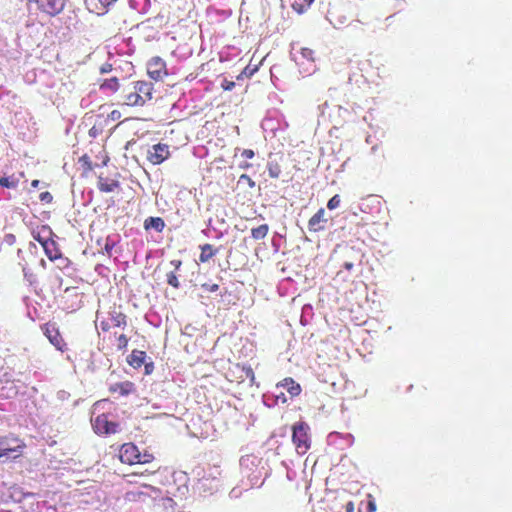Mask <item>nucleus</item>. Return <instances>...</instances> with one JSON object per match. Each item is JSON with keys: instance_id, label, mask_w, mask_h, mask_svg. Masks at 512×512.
I'll return each mask as SVG.
<instances>
[{"instance_id": "nucleus-1", "label": "nucleus", "mask_w": 512, "mask_h": 512, "mask_svg": "<svg viewBox=\"0 0 512 512\" xmlns=\"http://www.w3.org/2000/svg\"><path fill=\"white\" fill-rule=\"evenodd\" d=\"M106 400L98 401L93 405L91 423L95 433L102 435L114 434L119 431L120 424L109 419V415L102 412Z\"/></svg>"}, {"instance_id": "nucleus-2", "label": "nucleus", "mask_w": 512, "mask_h": 512, "mask_svg": "<svg viewBox=\"0 0 512 512\" xmlns=\"http://www.w3.org/2000/svg\"><path fill=\"white\" fill-rule=\"evenodd\" d=\"M225 377L231 383L242 384L248 380L249 387H259V384L256 382L254 371L251 366L248 365L240 363L231 364L225 373Z\"/></svg>"}, {"instance_id": "nucleus-3", "label": "nucleus", "mask_w": 512, "mask_h": 512, "mask_svg": "<svg viewBox=\"0 0 512 512\" xmlns=\"http://www.w3.org/2000/svg\"><path fill=\"white\" fill-rule=\"evenodd\" d=\"M309 430L310 427L305 422H298L292 426V442L300 455L306 454L311 447Z\"/></svg>"}, {"instance_id": "nucleus-4", "label": "nucleus", "mask_w": 512, "mask_h": 512, "mask_svg": "<svg viewBox=\"0 0 512 512\" xmlns=\"http://www.w3.org/2000/svg\"><path fill=\"white\" fill-rule=\"evenodd\" d=\"M130 366L139 369L144 366V375H150L154 371V362L146 352L134 349L130 354Z\"/></svg>"}, {"instance_id": "nucleus-5", "label": "nucleus", "mask_w": 512, "mask_h": 512, "mask_svg": "<svg viewBox=\"0 0 512 512\" xmlns=\"http://www.w3.org/2000/svg\"><path fill=\"white\" fill-rule=\"evenodd\" d=\"M151 84L146 82H137L134 86V93H130V105H143L152 97Z\"/></svg>"}, {"instance_id": "nucleus-6", "label": "nucleus", "mask_w": 512, "mask_h": 512, "mask_svg": "<svg viewBox=\"0 0 512 512\" xmlns=\"http://www.w3.org/2000/svg\"><path fill=\"white\" fill-rule=\"evenodd\" d=\"M82 306V296L75 287H68L64 291L63 309L69 312L78 310Z\"/></svg>"}, {"instance_id": "nucleus-7", "label": "nucleus", "mask_w": 512, "mask_h": 512, "mask_svg": "<svg viewBox=\"0 0 512 512\" xmlns=\"http://www.w3.org/2000/svg\"><path fill=\"white\" fill-rule=\"evenodd\" d=\"M126 326V315L121 311L114 309L109 313L106 320L100 322V327L103 331L110 329L122 328Z\"/></svg>"}, {"instance_id": "nucleus-8", "label": "nucleus", "mask_w": 512, "mask_h": 512, "mask_svg": "<svg viewBox=\"0 0 512 512\" xmlns=\"http://www.w3.org/2000/svg\"><path fill=\"white\" fill-rule=\"evenodd\" d=\"M170 156L169 146L167 144L158 143L153 145L147 153L148 161L153 165L163 163Z\"/></svg>"}, {"instance_id": "nucleus-9", "label": "nucleus", "mask_w": 512, "mask_h": 512, "mask_svg": "<svg viewBox=\"0 0 512 512\" xmlns=\"http://www.w3.org/2000/svg\"><path fill=\"white\" fill-rule=\"evenodd\" d=\"M148 75L154 80H161L163 77L168 75L165 61L155 56L147 64Z\"/></svg>"}, {"instance_id": "nucleus-10", "label": "nucleus", "mask_w": 512, "mask_h": 512, "mask_svg": "<svg viewBox=\"0 0 512 512\" xmlns=\"http://www.w3.org/2000/svg\"><path fill=\"white\" fill-rule=\"evenodd\" d=\"M153 459L154 456L152 453L147 450L141 453L135 445L130 443V466L151 463Z\"/></svg>"}, {"instance_id": "nucleus-11", "label": "nucleus", "mask_w": 512, "mask_h": 512, "mask_svg": "<svg viewBox=\"0 0 512 512\" xmlns=\"http://www.w3.org/2000/svg\"><path fill=\"white\" fill-rule=\"evenodd\" d=\"M42 330L51 344H53L57 349L63 350V345L65 344L55 324L46 323L43 325Z\"/></svg>"}, {"instance_id": "nucleus-12", "label": "nucleus", "mask_w": 512, "mask_h": 512, "mask_svg": "<svg viewBox=\"0 0 512 512\" xmlns=\"http://www.w3.org/2000/svg\"><path fill=\"white\" fill-rule=\"evenodd\" d=\"M328 222L325 217L324 208H320L308 221V229L310 232H320L325 229V224Z\"/></svg>"}, {"instance_id": "nucleus-13", "label": "nucleus", "mask_w": 512, "mask_h": 512, "mask_svg": "<svg viewBox=\"0 0 512 512\" xmlns=\"http://www.w3.org/2000/svg\"><path fill=\"white\" fill-rule=\"evenodd\" d=\"M6 490H7V502L9 500H12L14 502L20 503L26 497L34 496V494L31 492H24L23 489L17 485H13L10 487L6 486Z\"/></svg>"}, {"instance_id": "nucleus-14", "label": "nucleus", "mask_w": 512, "mask_h": 512, "mask_svg": "<svg viewBox=\"0 0 512 512\" xmlns=\"http://www.w3.org/2000/svg\"><path fill=\"white\" fill-rule=\"evenodd\" d=\"M277 387L287 389L292 397H296L301 393V386L291 377H286L277 384Z\"/></svg>"}, {"instance_id": "nucleus-15", "label": "nucleus", "mask_w": 512, "mask_h": 512, "mask_svg": "<svg viewBox=\"0 0 512 512\" xmlns=\"http://www.w3.org/2000/svg\"><path fill=\"white\" fill-rule=\"evenodd\" d=\"M314 51L307 47H302L299 52L295 54V61L298 65H304L306 62L313 63Z\"/></svg>"}, {"instance_id": "nucleus-16", "label": "nucleus", "mask_w": 512, "mask_h": 512, "mask_svg": "<svg viewBox=\"0 0 512 512\" xmlns=\"http://www.w3.org/2000/svg\"><path fill=\"white\" fill-rule=\"evenodd\" d=\"M0 443L1 446L3 445V455L7 458H16L18 457V454L12 455L15 452H18L19 449H21L24 445L22 443H18L16 446H12L10 444V440L6 437H0Z\"/></svg>"}, {"instance_id": "nucleus-17", "label": "nucleus", "mask_w": 512, "mask_h": 512, "mask_svg": "<svg viewBox=\"0 0 512 512\" xmlns=\"http://www.w3.org/2000/svg\"><path fill=\"white\" fill-rule=\"evenodd\" d=\"M144 228L146 230L153 229L157 232H162L165 228V222L161 217H148L144 221Z\"/></svg>"}, {"instance_id": "nucleus-18", "label": "nucleus", "mask_w": 512, "mask_h": 512, "mask_svg": "<svg viewBox=\"0 0 512 512\" xmlns=\"http://www.w3.org/2000/svg\"><path fill=\"white\" fill-rule=\"evenodd\" d=\"M200 250H201V253L199 255V261L201 263H206L208 262L211 258H213L218 250L217 249H214V247L211 245V244H204V245H201L200 246Z\"/></svg>"}, {"instance_id": "nucleus-19", "label": "nucleus", "mask_w": 512, "mask_h": 512, "mask_svg": "<svg viewBox=\"0 0 512 512\" xmlns=\"http://www.w3.org/2000/svg\"><path fill=\"white\" fill-rule=\"evenodd\" d=\"M52 230L48 226H42L37 232H33V238L38 241L42 246L45 242H49Z\"/></svg>"}, {"instance_id": "nucleus-20", "label": "nucleus", "mask_w": 512, "mask_h": 512, "mask_svg": "<svg viewBox=\"0 0 512 512\" xmlns=\"http://www.w3.org/2000/svg\"><path fill=\"white\" fill-rule=\"evenodd\" d=\"M269 229L270 228L268 224H261L258 227L251 229V237L257 241L262 240L268 235Z\"/></svg>"}, {"instance_id": "nucleus-21", "label": "nucleus", "mask_w": 512, "mask_h": 512, "mask_svg": "<svg viewBox=\"0 0 512 512\" xmlns=\"http://www.w3.org/2000/svg\"><path fill=\"white\" fill-rule=\"evenodd\" d=\"M44 248V251L47 255V257L54 261L56 258H58L61 254L58 252L56 243L54 240H50L49 242H45V245L42 246Z\"/></svg>"}, {"instance_id": "nucleus-22", "label": "nucleus", "mask_w": 512, "mask_h": 512, "mask_svg": "<svg viewBox=\"0 0 512 512\" xmlns=\"http://www.w3.org/2000/svg\"><path fill=\"white\" fill-rule=\"evenodd\" d=\"M20 178L15 175L0 177V186L15 189L18 186Z\"/></svg>"}, {"instance_id": "nucleus-23", "label": "nucleus", "mask_w": 512, "mask_h": 512, "mask_svg": "<svg viewBox=\"0 0 512 512\" xmlns=\"http://www.w3.org/2000/svg\"><path fill=\"white\" fill-rule=\"evenodd\" d=\"M113 335L115 338L114 345L116 346L117 350L124 352L125 348L128 345V339H127L125 333L124 332L118 333V331H114Z\"/></svg>"}, {"instance_id": "nucleus-24", "label": "nucleus", "mask_w": 512, "mask_h": 512, "mask_svg": "<svg viewBox=\"0 0 512 512\" xmlns=\"http://www.w3.org/2000/svg\"><path fill=\"white\" fill-rule=\"evenodd\" d=\"M314 0H293L291 7L298 14L305 12Z\"/></svg>"}, {"instance_id": "nucleus-25", "label": "nucleus", "mask_w": 512, "mask_h": 512, "mask_svg": "<svg viewBox=\"0 0 512 512\" xmlns=\"http://www.w3.org/2000/svg\"><path fill=\"white\" fill-rule=\"evenodd\" d=\"M268 174L271 178L277 179L281 175V166L277 162H269L267 165Z\"/></svg>"}, {"instance_id": "nucleus-26", "label": "nucleus", "mask_w": 512, "mask_h": 512, "mask_svg": "<svg viewBox=\"0 0 512 512\" xmlns=\"http://www.w3.org/2000/svg\"><path fill=\"white\" fill-rule=\"evenodd\" d=\"M119 87V84H118V79L116 77H112L110 79H107L105 80L100 88L102 90H109V91H112V92H115Z\"/></svg>"}, {"instance_id": "nucleus-27", "label": "nucleus", "mask_w": 512, "mask_h": 512, "mask_svg": "<svg viewBox=\"0 0 512 512\" xmlns=\"http://www.w3.org/2000/svg\"><path fill=\"white\" fill-rule=\"evenodd\" d=\"M118 186V182L117 181H111L110 183H108L107 181H105L102 177L99 178V189L101 191H104V192H111L114 190L115 187Z\"/></svg>"}, {"instance_id": "nucleus-28", "label": "nucleus", "mask_w": 512, "mask_h": 512, "mask_svg": "<svg viewBox=\"0 0 512 512\" xmlns=\"http://www.w3.org/2000/svg\"><path fill=\"white\" fill-rule=\"evenodd\" d=\"M111 392H119L120 395L128 394V384L126 382H118L110 385Z\"/></svg>"}, {"instance_id": "nucleus-29", "label": "nucleus", "mask_w": 512, "mask_h": 512, "mask_svg": "<svg viewBox=\"0 0 512 512\" xmlns=\"http://www.w3.org/2000/svg\"><path fill=\"white\" fill-rule=\"evenodd\" d=\"M258 71V65L248 64L243 71L237 76V79H241L243 76L250 78Z\"/></svg>"}, {"instance_id": "nucleus-30", "label": "nucleus", "mask_w": 512, "mask_h": 512, "mask_svg": "<svg viewBox=\"0 0 512 512\" xmlns=\"http://www.w3.org/2000/svg\"><path fill=\"white\" fill-rule=\"evenodd\" d=\"M167 283L176 289L180 287L178 276L176 275V273L174 271L169 272L167 274Z\"/></svg>"}, {"instance_id": "nucleus-31", "label": "nucleus", "mask_w": 512, "mask_h": 512, "mask_svg": "<svg viewBox=\"0 0 512 512\" xmlns=\"http://www.w3.org/2000/svg\"><path fill=\"white\" fill-rule=\"evenodd\" d=\"M54 261H57V267L62 270L68 269L71 265L70 260L66 257H63L62 255H60Z\"/></svg>"}, {"instance_id": "nucleus-32", "label": "nucleus", "mask_w": 512, "mask_h": 512, "mask_svg": "<svg viewBox=\"0 0 512 512\" xmlns=\"http://www.w3.org/2000/svg\"><path fill=\"white\" fill-rule=\"evenodd\" d=\"M79 163H81V164H82V166H83V167L85 168V170H87V171H90V170H92V169H93L92 162H91V160H90V157H89L87 154H85V155H83L82 157H80V159H79Z\"/></svg>"}, {"instance_id": "nucleus-33", "label": "nucleus", "mask_w": 512, "mask_h": 512, "mask_svg": "<svg viewBox=\"0 0 512 512\" xmlns=\"http://www.w3.org/2000/svg\"><path fill=\"white\" fill-rule=\"evenodd\" d=\"M340 202H341L340 196L334 195L332 198L329 199V201L327 203V208L329 210L336 209L337 207H339Z\"/></svg>"}, {"instance_id": "nucleus-34", "label": "nucleus", "mask_w": 512, "mask_h": 512, "mask_svg": "<svg viewBox=\"0 0 512 512\" xmlns=\"http://www.w3.org/2000/svg\"><path fill=\"white\" fill-rule=\"evenodd\" d=\"M24 277L25 279L32 285L36 282V276L33 272H31L29 269L24 268Z\"/></svg>"}, {"instance_id": "nucleus-35", "label": "nucleus", "mask_w": 512, "mask_h": 512, "mask_svg": "<svg viewBox=\"0 0 512 512\" xmlns=\"http://www.w3.org/2000/svg\"><path fill=\"white\" fill-rule=\"evenodd\" d=\"M39 199L40 201L42 202H45V203H50L52 202L53 200V196L50 192L48 191H45V192H42L40 195H39Z\"/></svg>"}, {"instance_id": "nucleus-36", "label": "nucleus", "mask_w": 512, "mask_h": 512, "mask_svg": "<svg viewBox=\"0 0 512 512\" xmlns=\"http://www.w3.org/2000/svg\"><path fill=\"white\" fill-rule=\"evenodd\" d=\"M0 502L1 503L7 502V490H6L5 483L0 484Z\"/></svg>"}, {"instance_id": "nucleus-37", "label": "nucleus", "mask_w": 512, "mask_h": 512, "mask_svg": "<svg viewBox=\"0 0 512 512\" xmlns=\"http://www.w3.org/2000/svg\"><path fill=\"white\" fill-rule=\"evenodd\" d=\"M202 288L207 292H216L219 289V285L216 283H204L202 284Z\"/></svg>"}, {"instance_id": "nucleus-38", "label": "nucleus", "mask_w": 512, "mask_h": 512, "mask_svg": "<svg viewBox=\"0 0 512 512\" xmlns=\"http://www.w3.org/2000/svg\"><path fill=\"white\" fill-rule=\"evenodd\" d=\"M240 181H245L249 185V187H251V188H254L255 185H256L255 181L252 180V178L249 175H247V174H242L240 176Z\"/></svg>"}, {"instance_id": "nucleus-39", "label": "nucleus", "mask_w": 512, "mask_h": 512, "mask_svg": "<svg viewBox=\"0 0 512 512\" xmlns=\"http://www.w3.org/2000/svg\"><path fill=\"white\" fill-rule=\"evenodd\" d=\"M128 454V444L127 443H124L122 446H121V450H120V460L125 463L126 460H125V457L127 456Z\"/></svg>"}, {"instance_id": "nucleus-40", "label": "nucleus", "mask_w": 512, "mask_h": 512, "mask_svg": "<svg viewBox=\"0 0 512 512\" xmlns=\"http://www.w3.org/2000/svg\"><path fill=\"white\" fill-rule=\"evenodd\" d=\"M369 500L367 504V510L368 512H375L376 511V503L375 500L372 498L371 495H368Z\"/></svg>"}, {"instance_id": "nucleus-41", "label": "nucleus", "mask_w": 512, "mask_h": 512, "mask_svg": "<svg viewBox=\"0 0 512 512\" xmlns=\"http://www.w3.org/2000/svg\"><path fill=\"white\" fill-rule=\"evenodd\" d=\"M3 241H4L7 245L11 246V245H13V244L15 243V241H16V237H15V235H13V234H6V235L4 236V238H3Z\"/></svg>"}, {"instance_id": "nucleus-42", "label": "nucleus", "mask_w": 512, "mask_h": 512, "mask_svg": "<svg viewBox=\"0 0 512 512\" xmlns=\"http://www.w3.org/2000/svg\"><path fill=\"white\" fill-rule=\"evenodd\" d=\"M234 87H235V82H233V81H229V80L225 79L222 83V88L226 91H231Z\"/></svg>"}, {"instance_id": "nucleus-43", "label": "nucleus", "mask_w": 512, "mask_h": 512, "mask_svg": "<svg viewBox=\"0 0 512 512\" xmlns=\"http://www.w3.org/2000/svg\"><path fill=\"white\" fill-rule=\"evenodd\" d=\"M242 157L247 159H252L255 156V153L252 149H244L241 153Z\"/></svg>"}, {"instance_id": "nucleus-44", "label": "nucleus", "mask_w": 512, "mask_h": 512, "mask_svg": "<svg viewBox=\"0 0 512 512\" xmlns=\"http://www.w3.org/2000/svg\"><path fill=\"white\" fill-rule=\"evenodd\" d=\"M121 117V112L118 111V110H113L110 114H109V118L113 121H116L118 119H120Z\"/></svg>"}, {"instance_id": "nucleus-45", "label": "nucleus", "mask_w": 512, "mask_h": 512, "mask_svg": "<svg viewBox=\"0 0 512 512\" xmlns=\"http://www.w3.org/2000/svg\"><path fill=\"white\" fill-rule=\"evenodd\" d=\"M170 263H171L172 266H174L175 270L180 269V267L182 265V261L179 260V259H174Z\"/></svg>"}, {"instance_id": "nucleus-46", "label": "nucleus", "mask_w": 512, "mask_h": 512, "mask_svg": "<svg viewBox=\"0 0 512 512\" xmlns=\"http://www.w3.org/2000/svg\"><path fill=\"white\" fill-rule=\"evenodd\" d=\"M345 510H346V512H354V510H355L354 503L352 501H349L348 503H346Z\"/></svg>"}, {"instance_id": "nucleus-47", "label": "nucleus", "mask_w": 512, "mask_h": 512, "mask_svg": "<svg viewBox=\"0 0 512 512\" xmlns=\"http://www.w3.org/2000/svg\"><path fill=\"white\" fill-rule=\"evenodd\" d=\"M114 246H115L114 242H110V238H108L106 245H105V249L107 250V252L110 253V250H112L114 248Z\"/></svg>"}, {"instance_id": "nucleus-48", "label": "nucleus", "mask_w": 512, "mask_h": 512, "mask_svg": "<svg viewBox=\"0 0 512 512\" xmlns=\"http://www.w3.org/2000/svg\"><path fill=\"white\" fill-rule=\"evenodd\" d=\"M146 472H149V471L147 469L145 471H139V469L130 470V476L143 475Z\"/></svg>"}, {"instance_id": "nucleus-49", "label": "nucleus", "mask_w": 512, "mask_h": 512, "mask_svg": "<svg viewBox=\"0 0 512 512\" xmlns=\"http://www.w3.org/2000/svg\"><path fill=\"white\" fill-rule=\"evenodd\" d=\"M343 267H344L346 270L350 271V270H352V269H353L354 264H353L352 262H345V263L343 264Z\"/></svg>"}, {"instance_id": "nucleus-50", "label": "nucleus", "mask_w": 512, "mask_h": 512, "mask_svg": "<svg viewBox=\"0 0 512 512\" xmlns=\"http://www.w3.org/2000/svg\"><path fill=\"white\" fill-rule=\"evenodd\" d=\"M104 7L109 6L115 0H98Z\"/></svg>"}, {"instance_id": "nucleus-51", "label": "nucleus", "mask_w": 512, "mask_h": 512, "mask_svg": "<svg viewBox=\"0 0 512 512\" xmlns=\"http://www.w3.org/2000/svg\"><path fill=\"white\" fill-rule=\"evenodd\" d=\"M276 398L277 399H282L283 403L286 402V397H285V394L283 392H281L280 395H276Z\"/></svg>"}, {"instance_id": "nucleus-52", "label": "nucleus", "mask_w": 512, "mask_h": 512, "mask_svg": "<svg viewBox=\"0 0 512 512\" xmlns=\"http://www.w3.org/2000/svg\"><path fill=\"white\" fill-rule=\"evenodd\" d=\"M39 184H40L39 180H33L31 183L32 187H34V188H37L39 186Z\"/></svg>"}, {"instance_id": "nucleus-53", "label": "nucleus", "mask_w": 512, "mask_h": 512, "mask_svg": "<svg viewBox=\"0 0 512 512\" xmlns=\"http://www.w3.org/2000/svg\"><path fill=\"white\" fill-rule=\"evenodd\" d=\"M249 167H251V164H249V163H244L241 165V168H243V169H247Z\"/></svg>"}, {"instance_id": "nucleus-54", "label": "nucleus", "mask_w": 512, "mask_h": 512, "mask_svg": "<svg viewBox=\"0 0 512 512\" xmlns=\"http://www.w3.org/2000/svg\"><path fill=\"white\" fill-rule=\"evenodd\" d=\"M27 315L30 319L34 320V317L32 316L33 312H30V310H28Z\"/></svg>"}, {"instance_id": "nucleus-55", "label": "nucleus", "mask_w": 512, "mask_h": 512, "mask_svg": "<svg viewBox=\"0 0 512 512\" xmlns=\"http://www.w3.org/2000/svg\"><path fill=\"white\" fill-rule=\"evenodd\" d=\"M27 315L30 319L34 320V317L32 316L33 312H30V310H28Z\"/></svg>"}, {"instance_id": "nucleus-56", "label": "nucleus", "mask_w": 512, "mask_h": 512, "mask_svg": "<svg viewBox=\"0 0 512 512\" xmlns=\"http://www.w3.org/2000/svg\"><path fill=\"white\" fill-rule=\"evenodd\" d=\"M108 158L105 157V159L102 161V165H106Z\"/></svg>"}, {"instance_id": "nucleus-57", "label": "nucleus", "mask_w": 512, "mask_h": 512, "mask_svg": "<svg viewBox=\"0 0 512 512\" xmlns=\"http://www.w3.org/2000/svg\"><path fill=\"white\" fill-rule=\"evenodd\" d=\"M28 300H29V297H24V298H23V301H24L26 304H27Z\"/></svg>"}, {"instance_id": "nucleus-58", "label": "nucleus", "mask_w": 512, "mask_h": 512, "mask_svg": "<svg viewBox=\"0 0 512 512\" xmlns=\"http://www.w3.org/2000/svg\"><path fill=\"white\" fill-rule=\"evenodd\" d=\"M101 72H102V73L107 72V68L102 67V68H101Z\"/></svg>"}, {"instance_id": "nucleus-59", "label": "nucleus", "mask_w": 512, "mask_h": 512, "mask_svg": "<svg viewBox=\"0 0 512 512\" xmlns=\"http://www.w3.org/2000/svg\"><path fill=\"white\" fill-rule=\"evenodd\" d=\"M132 2H133V0H129L130 7H133Z\"/></svg>"}, {"instance_id": "nucleus-60", "label": "nucleus", "mask_w": 512, "mask_h": 512, "mask_svg": "<svg viewBox=\"0 0 512 512\" xmlns=\"http://www.w3.org/2000/svg\"><path fill=\"white\" fill-rule=\"evenodd\" d=\"M125 149H128V142L124 146Z\"/></svg>"}, {"instance_id": "nucleus-61", "label": "nucleus", "mask_w": 512, "mask_h": 512, "mask_svg": "<svg viewBox=\"0 0 512 512\" xmlns=\"http://www.w3.org/2000/svg\"><path fill=\"white\" fill-rule=\"evenodd\" d=\"M144 2H145V3H147V2H148V0H144Z\"/></svg>"}]
</instances>
